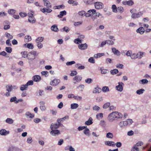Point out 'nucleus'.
<instances>
[{"instance_id":"f257e3e1","label":"nucleus","mask_w":151,"mask_h":151,"mask_svg":"<svg viewBox=\"0 0 151 151\" xmlns=\"http://www.w3.org/2000/svg\"><path fill=\"white\" fill-rule=\"evenodd\" d=\"M108 119L110 122H113L114 120H117V116H116V111L113 112L110 114L108 117Z\"/></svg>"},{"instance_id":"f03ea898","label":"nucleus","mask_w":151,"mask_h":151,"mask_svg":"<svg viewBox=\"0 0 151 151\" xmlns=\"http://www.w3.org/2000/svg\"><path fill=\"white\" fill-rule=\"evenodd\" d=\"M31 13L28 14V16H29L28 21L30 23L32 24H34L36 22V19L33 16L34 12L32 11H31Z\"/></svg>"},{"instance_id":"7ed1b4c3","label":"nucleus","mask_w":151,"mask_h":151,"mask_svg":"<svg viewBox=\"0 0 151 151\" xmlns=\"http://www.w3.org/2000/svg\"><path fill=\"white\" fill-rule=\"evenodd\" d=\"M37 55V52L32 50L29 53L27 58V59L34 60L35 59Z\"/></svg>"},{"instance_id":"20e7f679","label":"nucleus","mask_w":151,"mask_h":151,"mask_svg":"<svg viewBox=\"0 0 151 151\" xmlns=\"http://www.w3.org/2000/svg\"><path fill=\"white\" fill-rule=\"evenodd\" d=\"M57 122L58 123V124L56 123L54 124L53 123H52L51 124L50 127L51 129H55L58 128L59 127H64L63 124L61 123H60L59 122Z\"/></svg>"},{"instance_id":"39448f33","label":"nucleus","mask_w":151,"mask_h":151,"mask_svg":"<svg viewBox=\"0 0 151 151\" xmlns=\"http://www.w3.org/2000/svg\"><path fill=\"white\" fill-rule=\"evenodd\" d=\"M143 144V142H137L136 145L132 148L131 151H139V149L137 147L141 146Z\"/></svg>"},{"instance_id":"423d86ee","label":"nucleus","mask_w":151,"mask_h":151,"mask_svg":"<svg viewBox=\"0 0 151 151\" xmlns=\"http://www.w3.org/2000/svg\"><path fill=\"white\" fill-rule=\"evenodd\" d=\"M95 8L97 9H100L103 7V4L100 2H94Z\"/></svg>"},{"instance_id":"0eeeda50","label":"nucleus","mask_w":151,"mask_h":151,"mask_svg":"<svg viewBox=\"0 0 151 151\" xmlns=\"http://www.w3.org/2000/svg\"><path fill=\"white\" fill-rule=\"evenodd\" d=\"M119 85L116 86V89L120 92H122L123 90V85H124V84L122 82H119L118 83Z\"/></svg>"},{"instance_id":"6e6552de","label":"nucleus","mask_w":151,"mask_h":151,"mask_svg":"<svg viewBox=\"0 0 151 151\" xmlns=\"http://www.w3.org/2000/svg\"><path fill=\"white\" fill-rule=\"evenodd\" d=\"M60 82V80L59 79H55L50 82V85L52 86H56Z\"/></svg>"},{"instance_id":"1a4fd4ad","label":"nucleus","mask_w":151,"mask_h":151,"mask_svg":"<svg viewBox=\"0 0 151 151\" xmlns=\"http://www.w3.org/2000/svg\"><path fill=\"white\" fill-rule=\"evenodd\" d=\"M96 13V10L94 9H90L88 11V12L85 14V16L86 17H88L91 16V14Z\"/></svg>"},{"instance_id":"9d476101","label":"nucleus","mask_w":151,"mask_h":151,"mask_svg":"<svg viewBox=\"0 0 151 151\" xmlns=\"http://www.w3.org/2000/svg\"><path fill=\"white\" fill-rule=\"evenodd\" d=\"M142 12H139L137 13H133L132 14L131 17L132 18L135 19V18H138L140 17L142 15Z\"/></svg>"},{"instance_id":"9b49d317","label":"nucleus","mask_w":151,"mask_h":151,"mask_svg":"<svg viewBox=\"0 0 151 151\" xmlns=\"http://www.w3.org/2000/svg\"><path fill=\"white\" fill-rule=\"evenodd\" d=\"M40 10L42 12L46 14H47V13H49L52 12V10L51 9L46 8H44L43 9H41Z\"/></svg>"},{"instance_id":"f8f14e48","label":"nucleus","mask_w":151,"mask_h":151,"mask_svg":"<svg viewBox=\"0 0 151 151\" xmlns=\"http://www.w3.org/2000/svg\"><path fill=\"white\" fill-rule=\"evenodd\" d=\"M52 131L50 132V134L53 136H56V135H58L60 134V132L58 130H54L53 129H51Z\"/></svg>"},{"instance_id":"ddd939ff","label":"nucleus","mask_w":151,"mask_h":151,"mask_svg":"<svg viewBox=\"0 0 151 151\" xmlns=\"http://www.w3.org/2000/svg\"><path fill=\"white\" fill-rule=\"evenodd\" d=\"M82 77L81 76L77 75L73 78V81H76L77 82H80L82 80Z\"/></svg>"},{"instance_id":"4468645a","label":"nucleus","mask_w":151,"mask_h":151,"mask_svg":"<svg viewBox=\"0 0 151 151\" xmlns=\"http://www.w3.org/2000/svg\"><path fill=\"white\" fill-rule=\"evenodd\" d=\"M88 45L86 43L78 45V47L81 50H85L87 48Z\"/></svg>"},{"instance_id":"2eb2a0df","label":"nucleus","mask_w":151,"mask_h":151,"mask_svg":"<svg viewBox=\"0 0 151 151\" xmlns=\"http://www.w3.org/2000/svg\"><path fill=\"white\" fill-rule=\"evenodd\" d=\"M41 78L39 75H35L34 76L32 77L33 80L36 82H38L40 81L41 80Z\"/></svg>"},{"instance_id":"dca6fc26","label":"nucleus","mask_w":151,"mask_h":151,"mask_svg":"<svg viewBox=\"0 0 151 151\" xmlns=\"http://www.w3.org/2000/svg\"><path fill=\"white\" fill-rule=\"evenodd\" d=\"M44 4L45 6L48 8H51V5L50 2L47 0H43Z\"/></svg>"},{"instance_id":"f3484780","label":"nucleus","mask_w":151,"mask_h":151,"mask_svg":"<svg viewBox=\"0 0 151 151\" xmlns=\"http://www.w3.org/2000/svg\"><path fill=\"white\" fill-rule=\"evenodd\" d=\"M136 32L139 33L140 34H142L145 31L144 28L142 27H141L137 29L136 30Z\"/></svg>"},{"instance_id":"a211bd4d","label":"nucleus","mask_w":151,"mask_h":151,"mask_svg":"<svg viewBox=\"0 0 151 151\" xmlns=\"http://www.w3.org/2000/svg\"><path fill=\"white\" fill-rule=\"evenodd\" d=\"M111 50L112 52L115 55H120V52L119 51L116 49L115 47L112 48Z\"/></svg>"},{"instance_id":"6ab92c4d","label":"nucleus","mask_w":151,"mask_h":151,"mask_svg":"<svg viewBox=\"0 0 151 151\" xmlns=\"http://www.w3.org/2000/svg\"><path fill=\"white\" fill-rule=\"evenodd\" d=\"M145 53L144 52H139L137 54V57L136 58L139 59H141L143 56H145Z\"/></svg>"},{"instance_id":"aec40b11","label":"nucleus","mask_w":151,"mask_h":151,"mask_svg":"<svg viewBox=\"0 0 151 151\" xmlns=\"http://www.w3.org/2000/svg\"><path fill=\"white\" fill-rule=\"evenodd\" d=\"M9 133V132H7L5 129L0 130V134L2 135H6Z\"/></svg>"},{"instance_id":"412c9836","label":"nucleus","mask_w":151,"mask_h":151,"mask_svg":"<svg viewBox=\"0 0 151 151\" xmlns=\"http://www.w3.org/2000/svg\"><path fill=\"white\" fill-rule=\"evenodd\" d=\"M25 115L27 118L29 117L30 118H33L34 117L35 115L31 114L29 112L27 111L25 114Z\"/></svg>"},{"instance_id":"4be33fe9","label":"nucleus","mask_w":151,"mask_h":151,"mask_svg":"<svg viewBox=\"0 0 151 151\" xmlns=\"http://www.w3.org/2000/svg\"><path fill=\"white\" fill-rule=\"evenodd\" d=\"M68 118L69 116L68 115H67L63 118L58 119L57 121V122H59L60 123H61V122H63L64 120H65V119H68Z\"/></svg>"},{"instance_id":"5701e85b","label":"nucleus","mask_w":151,"mask_h":151,"mask_svg":"<svg viewBox=\"0 0 151 151\" xmlns=\"http://www.w3.org/2000/svg\"><path fill=\"white\" fill-rule=\"evenodd\" d=\"M101 91V89L100 88L97 87L95 88L93 91V93H99Z\"/></svg>"},{"instance_id":"b1692460","label":"nucleus","mask_w":151,"mask_h":151,"mask_svg":"<svg viewBox=\"0 0 151 151\" xmlns=\"http://www.w3.org/2000/svg\"><path fill=\"white\" fill-rule=\"evenodd\" d=\"M93 119L91 117H90L88 121H86L85 122V124L87 125H89L93 123L92 122Z\"/></svg>"},{"instance_id":"393cba45","label":"nucleus","mask_w":151,"mask_h":151,"mask_svg":"<svg viewBox=\"0 0 151 151\" xmlns=\"http://www.w3.org/2000/svg\"><path fill=\"white\" fill-rule=\"evenodd\" d=\"M83 2L86 4H92L94 3V0H83Z\"/></svg>"},{"instance_id":"a878e982","label":"nucleus","mask_w":151,"mask_h":151,"mask_svg":"<svg viewBox=\"0 0 151 151\" xmlns=\"http://www.w3.org/2000/svg\"><path fill=\"white\" fill-rule=\"evenodd\" d=\"M66 14V12L65 10H64L63 11H61L60 13V14L58 15L57 17H58L61 18L64 15H65Z\"/></svg>"},{"instance_id":"bb28decb","label":"nucleus","mask_w":151,"mask_h":151,"mask_svg":"<svg viewBox=\"0 0 151 151\" xmlns=\"http://www.w3.org/2000/svg\"><path fill=\"white\" fill-rule=\"evenodd\" d=\"M8 151H20V150L17 147L11 146L9 148Z\"/></svg>"},{"instance_id":"cd10ccee","label":"nucleus","mask_w":151,"mask_h":151,"mask_svg":"<svg viewBox=\"0 0 151 151\" xmlns=\"http://www.w3.org/2000/svg\"><path fill=\"white\" fill-rule=\"evenodd\" d=\"M51 29L54 32H57L58 30V28L57 25L56 24H55L52 25L51 27Z\"/></svg>"},{"instance_id":"c85d7f7f","label":"nucleus","mask_w":151,"mask_h":151,"mask_svg":"<svg viewBox=\"0 0 151 151\" xmlns=\"http://www.w3.org/2000/svg\"><path fill=\"white\" fill-rule=\"evenodd\" d=\"M80 64H76L75 65V67L76 68H77L79 70H83L85 68V67L83 65H80Z\"/></svg>"},{"instance_id":"c756f323","label":"nucleus","mask_w":151,"mask_h":151,"mask_svg":"<svg viewBox=\"0 0 151 151\" xmlns=\"http://www.w3.org/2000/svg\"><path fill=\"white\" fill-rule=\"evenodd\" d=\"M79 106L78 104L76 103L71 104L70 105V108L71 109H75L77 108Z\"/></svg>"},{"instance_id":"7c9ffc66","label":"nucleus","mask_w":151,"mask_h":151,"mask_svg":"<svg viewBox=\"0 0 151 151\" xmlns=\"http://www.w3.org/2000/svg\"><path fill=\"white\" fill-rule=\"evenodd\" d=\"M44 40V37H39L37 38L35 41L37 43H39L42 42Z\"/></svg>"},{"instance_id":"2f4dec72","label":"nucleus","mask_w":151,"mask_h":151,"mask_svg":"<svg viewBox=\"0 0 151 151\" xmlns=\"http://www.w3.org/2000/svg\"><path fill=\"white\" fill-rule=\"evenodd\" d=\"M6 91L8 92H10L12 90V86L11 85H8L6 86Z\"/></svg>"},{"instance_id":"473e14b6","label":"nucleus","mask_w":151,"mask_h":151,"mask_svg":"<svg viewBox=\"0 0 151 151\" xmlns=\"http://www.w3.org/2000/svg\"><path fill=\"white\" fill-rule=\"evenodd\" d=\"M22 57L24 58H27L28 56V54L27 51H24L22 52H21Z\"/></svg>"},{"instance_id":"72a5a7b5","label":"nucleus","mask_w":151,"mask_h":151,"mask_svg":"<svg viewBox=\"0 0 151 151\" xmlns=\"http://www.w3.org/2000/svg\"><path fill=\"white\" fill-rule=\"evenodd\" d=\"M5 122L6 123L9 124H12L13 123L14 120L11 118H7L5 120Z\"/></svg>"},{"instance_id":"f704fd0d","label":"nucleus","mask_w":151,"mask_h":151,"mask_svg":"<svg viewBox=\"0 0 151 151\" xmlns=\"http://www.w3.org/2000/svg\"><path fill=\"white\" fill-rule=\"evenodd\" d=\"M104 55V53H98L97 54H95L94 55V57L96 58H100Z\"/></svg>"},{"instance_id":"c9c22d12","label":"nucleus","mask_w":151,"mask_h":151,"mask_svg":"<svg viewBox=\"0 0 151 151\" xmlns=\"http://www.w3.org/2000/svg\"><path fill=\"white\" fill-rule=\"evenodd\" d=\"M84 133L85 134L88 136H89L90 134L89 133V130L88 128H85V129L83 131Z\"/></svg>"},{"instance_id":"e433bc0d","label":"nucleus","mask_w":151,"mask_h":151,"mask_svg":"<svg viewBox=\"0 0 151 151\" xmlns=\"http://www.w3.org/2000/svg\"><path fill=\"white\" fill-rule=\"evenodd\" d=\"M32 40L31 37L29 35H26L25 37V42H28Z\"/></svg>"},{"instance_id":"4c0bfd02","label":"nucleus","mask_w":151,"mask_h":151,"mask_svg":"<svg viewBox=\"0 0 151 151\" xmlns=\"http://www.w3.org/2000/svg\"><path fill=\"white\" fill-rule=\"evenodd\" d=\"M28 88L27 85H21L20 89L22 91H23L25 90H26L27 88Z\"/></svg>"},{"instance_id":"58836bf2","label":"nucleus","mask_w":151,"mask_h":151,"mask_svg":"<svg viewBox=\"0 0 151 151\" xmlns=\"http://www.w3.org/2000/svg\"><path fill=\"white\" fill-rule=\"evenodd\" d=\"M145 91V90L143 88H141L136 91V93L139 95L142 94Z\"/></svg>"},{"instance_id":"ea45409f","label":"nucleus","mask_w":151,"mask_h":151,"mask_svg":"<svg viewBox=\"0 0 151 151\" xmlns=\"http://www.w3.org/2000/svg\"><path fill=\"white\" fill-rule=\"evenodd\" d=\"M116 116H117V120L118 119L122 118L123 117V115L120 113H119L117 111H116Z\"/></svg>"},{"instance_id":"a19ab883","label":"nucleus","mask_w":151,"mask_h":151,"mask_svg":"<svg viewBox=\"0 0 151 151\" xmlns=\"http://www.w3.org/2000/svg\"><path fill=\"white\" fill-rule=\"evenodd\" d=\"M111 8L112 11L116 13L117 12V8L116 5L114 4L112 5Z\"/></svg>"},{"instance_id":"79ce46f5","label":"nucleus","mask_w":151,"mask_h":151,"mask_svg":"<svg viewBox=\"0 0 151 151\" xmlns=\"http://www.w3.org/2000/svg\"><path fill=\"white\" fill-rule=\"evenodd\" d=\"M105 144L106 145L113 147L115 146L116 145L114 142H105Z\"/></svg>"},{"instance_id":"37998d69","label":"nucleus","mask_w":151,"mask_h":151,"mask_svg":"<svg viewBox=\"0 0 151 151\" xmlns=\"http://www.w3.org/2000/svg\"><path fill=\"white\" fill-rule=\"evenodd\" d=\"M148 82L147 79H143L139 81V83L140 84H145L147 83Z\"/></svg>"},{"instance_id":"c03bdc74","label":"nucleus","mask_w":151,"mask_h":151,"mask_svg":"<svg viewBox=\"0 0 151 151\" xmlns=\"http://www.w3.org/2000/svg\"><path fill=\"white\" fill-rule=\"evenodd\" d=\"M110 105V102H107L103 105V108L104 109H106L109 107Z\"/></svg>"},{"instance_id":"a18cd8bd","label":"nucleus","mask_w":151,"mask_h":151,"mask_svg":"<svg viewBox=\"0 0 151 151\" xmlns=\"http://www.w3.org/2000/svg\"><path fill=\"white\" fill-rule=\"evenodd\" d=\"M5 50L8 53H11L12 51V48L9 47H6Z\"/></svg>"},{"instance_id":"49530a36","label":"nucleus","mask_w":151,"mask_h":151,"mask_svg":"<svg viewBox=\"0 0 151 151\" xmlns=\"http://www.w3.org/2000/svg\"><path fill=\"white\" fill-rule=\"evenodd\" d=\"M102 91L104 92H106L109 91V87L107 86H104L102 89Z\"/></svg>"},{"instance_id":"de8ad7c7","label":"nucleus","mask_w":151,"mask_h":151,"mask_svg":"<svg viewBox=\"0 0 151 151\" xmlns=\"http://www.w3.org/2000/svg\"><path fill=\"white\" fill-rule=\"evenodd\" d=\"M27 47L29 49H33L34 48V46L32 43H29L27 44Z\"/></svg>"},{"instance_id":"09e8293b","label":"nucleus","mask_w":151,"mask_h":151,"mask_svg":"<svg viewBox=\"0 0 151 151\" xmlns=\"http://www.w3.org/2000/svg\"><path fill=\"white\" fill-rule=\"evenodd\" d=\"M110 72L112 75H114L117 73L119 72V71L117 69H114L113 70H111Z\"/></svg>"},{"instance_id":"8fccbe9b","label":"nucleus","mask_w":151,"mask_h":151,"mask_svg":"<svg viewBox=\"0 0 151 151\" xmlns=\"http://www.w3.org/2000/svg\"><path fill=\"white\" fill-rule=\"evenodd\" d=\"M16 12L15 10L13 9H9L8 11V13L10 14H14Z\"/></svg>"},{"instance_id":"3c124183","label":"nucleus","mask_w":151,"mask_h":151,"mask_svg":"<svg viewBox=\"0 0 151 151\" xmlns=\"http://www.w3.org/2000/svg\"><path fill=\"white\" fill-rule=\"evenodd\" d=\"M74 42L75 43L77 44L79 43H82L81 40L80 39L78 38L75 39L74 40Z\"/></svg>"},{"instance_id":"603ef678","label":"nucleus","mask_w":151,"mask_h":151,"mask_svg":"<svg viewBox=\"0 0 151 151\" xmlns=\"http://www.w3.org/2000/svg\"><path fill=\"white\" fill-rule=\"evenodd\" d=\"M5 36L8 38V39H12L13 38V37L12 35H11L9 33H7L5 34Z\"/></svg>"},{"instance_id":"864d4df0","label":"nucleus","mask_w":151,"mask_h":151,"mask_svg":"<svg viewBox=\"0 0 151 151\" xmlns=\"http://www.w3.org/2000/svg\"><path fill=\"white\" fill-rule=\"evenodd\" d=\"M92 81V79L90 78L86 79L85 80V82L88 84L91 83Z\"/></svg>"},{"instance_id":"5fc2aeb1","label":"nucleus","mask_w":151,"mask_h":151,"mask_svg":"<svg viewBox=\"0 0 151 151\" xmlns=\"http://www.w3.org/2000/svg\"><path fill=\"white\" fill-rule=\"evenodd\" d=\"M106 137L107 138H112L113 137V135L112 133L109 132L107 133Z\"/></svg>"},{"instance_id":"6e6d98bb","label":"nucleus","mask_w":151,"mask_h":151,"mask_svg":"<svg viewBox=\"0 0 151 151\" xmlns=\"http://www.w3.org/2000/svg\"><path fill=\"white\" fill-rule=\"evenodd\" d=\"M118 10L120 13H122L124 11L123 8L122 6L118 7L117 8V10Z\"/></svg>"},{"instance_id":"4d7b16f0","label":"nucleus","mask_w":151,"mask_h":151,"mask_svg":"<svg viewBox=\"0 0 151 151\" xmlns=\"http://www.w3.org/2000/svg\"><path fill=\"white\" fill-rule=\"evenodd\" d=\"M137 57V54H136L135 53H133L131 54V55L130 56V57L132 59H135L137 58L136 57Z\"/></svg>"},{"instance_id":"13d9d810","label":"nucleus","mask_w":151,"mask_h":151,"mask_svg":"<svg viewBox=\"0 0 151 151\" xmlns=\"http://www.w3.org/2000/svg\"><path fill=\"white\" fill-rule=\"evenodd\" d=\"M76 63L74 61H71L70 62H67L66 64L67 65L69 66L73 64H74Z\"/></svg>"},{"instance_id":"bf43d9fd","label":"nucleus","mask_w":151,"mask_h":151,"mask_svg":"<svg viewBox=\"0 0 151 151\" xmlns=\"http://www.w3.org/2000/svg\"><path fill=\"white\" fill-rule=\"evenodd\" d=\"M100 70L101 71V73L103 74H105L107 73V71H108L106 69H102L101 68H100Z\"/></svg>"},{"instance_id":"052dcab7","label":"nucleus","mask_w":151,"mask_h":151,"mask_svg":"<svg viewBox=\"0 0 151 151\" xmlns=\"http://www.w3.org/2000/svg\"><path fill=\"white\" fill-rule=\"evenodd\" d=\"M89 62L91 63H94L95 60L93 57H90L88 60Z\"/></svg>"},{"instance_id":"680f3d73","label":"nucleus","mask_w":151,"mask_h":151,"mask_svg":"<svg viewBox=\"0 0 151 151\" xmlns=\"http://www.w3.org/2000/svg\"><path fill=\"white\" fill-rule=\"evenodd\" d=\"M41 73L42 75H44L45 77H47L48 76L49 73L47 71H42Z\"/></svg>"},{"instance_id":"e2e57ef3","label":"nucleus","mask_w":151,"mask_h":151,"mask_svg":"<svg viewBox=\"0 0 151 151\" xmlns=\"http://www.w3.org/2000/svg\"><path fill=\"white\" fill-rule=\"evenodd\" d=\"M107 44L109 45H113L114 44V42L113 41L108 40H107Z\"/></svg>"},{"instance_id":"0e129e2a","label":"nucleus","mask_w":151,"mask_h":151,"mask_svg":"<svg viewBox=\"0 0 151 151\" xmlns=\"http://www.w3.org/2000/svg\"><path fill=\"white\" fill-rule=\"evenodd\" d=\"M134 4V2L132 0L127 1V5L129 6H132Z\"/></svg>"},{"instance_id":"69168bd1","label":"nucleus","mask_w":151,"mask_h":151,"mask_svg":"<svg viewBox=\"0 0 151 151\" xmlns=\"http://www.w3.org/2000/svg\"><path fill=\"white\" fill-rule=\"evenodd\" d=\"M20 16L22 17H24L27 16V14L26 13L21 12L19 13Z\"/></svg>"},{"instance_id":"338daca9","label":"nucleus","mask_w":151,"mask_h":151,"mask_svg":"<svg viewBox=\"0 0 151 151\" xmlns=\"http://www.w3.org/2000/svg\"><path fill=\"white\" fill-rule=\"evenodd\" d=\"M17 99V98L16 96H14L11 97L10 99V102H16Z\"/></svg>"},{"instance_id":"774afa93","label":"nucleus","mask_w":151,"mask_h":151,"mask_svg":"<svg viewBox=\"0 0 151 151\" xmlns=\"http://www.w3.org/2000/svg\"><path fill=\"white\" fill-rule=\"evenodd\" d=\"M69 149L70 151H75L74 148L72 147L71 146H70L69 147H66L65 150H67Z\"/></svg>"}]
</instances>
